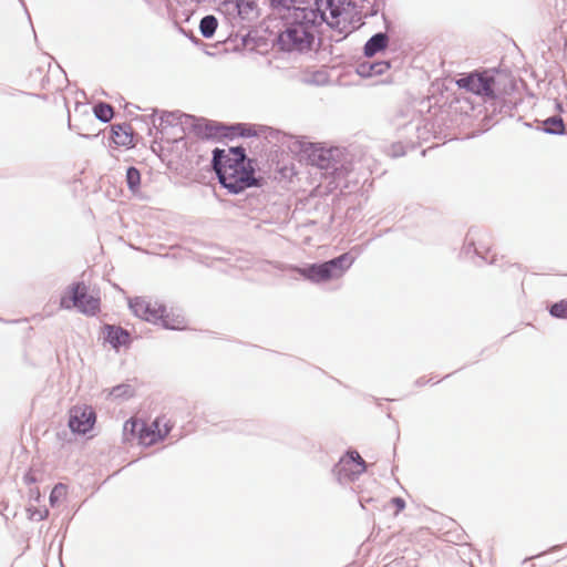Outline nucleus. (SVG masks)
Instances as JSON below:
<instances>
[{"label":"nucleus","mask_w":567,"mask_h":567,"mask_svg":"<svg viewBox=\"0 0 567 567\" xmlns=\"http://www.w3.org/2000/svg\"><path fill=\"white\" fill-rule=\"evenodd\" d=\"M213 162L220 184L234 194L258 184L251 161L246 158L240 147L216 148Z\"/></svg>","instance_id":"f257e3e1"},{"label":"nucleus","mask_w":567,"mask_h":567,"mask_svg":"<svg viewBox=\"0 0 567 567\" xmlns=\"http://www.w3.org/2000/svg\"><path fill=\"white\" fill-rule=\"evenodd\" d=\"M174 426L175 422L166 414L156 416L152 422H140L137 419L131 417L124 423L123 435L126 441L136 437L138 444L152 446L163 442Z\"/></svg>","instance_id":"f03ea898"},{"label":"nucleus","mask_w":567,"mask_h":567,"mask_svg":"<svg viewBox=\"0 0 567 567\" xmlns=\"http://www.w3.org/2000/svg\"><path fill=\"white\" fill-rule=\"evenodd\" d=\"M130 308L135 316L143 320L161 323L167 329L182 330L186 327L185 317L173 309H167L165 305L157 300L136 297L130 300Z\"/></svg>","instance_id":"7ed1b4c3"},{"label":"nucleus","mask_w":567,"mask_h":567,"mask_svg":"<svg viewBox=\"0 0 567 567\" xmlns=\"http://www.w3.org/2000/svg\"><path fill=\"white\" fill-rule=\"evenodd\" d=\"M316 9L321 19L340 33L352 32L360 21V18L353 20L358 12L344 0H316Z\"/></svg>","instance_id":"20e7f679"},{"label":"nucleus","mask_w":567,"mask_h":567,"mask_svg":"<svg viewBox=\"0 0 567 567\" xmlns=\"http://www.w3.org/2000/svg\"><path fill=\"white\" fill-rule=\"evenodd\" d=\"M354 262V257L346 252L322 264H313L305 268H295L305 279L322 282L341 278Z\"/></svg>","instance_id":"39448f33"},{"label":"nucleus","mask_w":567,"mask_h":567,"mask_svg":"<svg viewBox=\"0 0 567 567\" xmlns=\"http://www.w3.org/2000/svg\"><path fill=\"white\" fill-rule=\"evenodd\" d=\"M316 25L311 21L291 23L278 35V45L284 51H303L311 47Z\"/></svg>","instance_id":"423d86ee"},{"label":"nucleus","mask_w":567,"mask_h":567,"mask_svg":"<svg viewBox=\"0 0 567 567\" xmlns=\"http://www.w3.org/2000/svg\"><path fill=\"white\" fill-rule=\"evenodd\" d=\"M100 297L90 293L89 288L83 282L72 285L60 300L61 308H76L86 316H95L100 311Z\"/></svg>","instance_id":"0eeeda50"},{"label":"nucleus","mask_w":567,"mask_h":567,"mask_svg":"<svg viewBox=\"0 0 567 567\" xmlns=\"http://www.w3.org/2000/svg\"><path fill=\"white\" fill-rule=\"evenodd\" d=\"M367 471V464L357 451H349L336 465L334 473L340 482L354 481Z\"/></svg>","instance_id":"6e6552de"},{"label":"nucleus","mask_w":567,"mask_h":567,"mask_svg":"<svg viewBox=\"0 0 567 567\" xmlns=\"http://www.w3.org/2000/svg\"><path fill=\"white\" fill-rule=\"evenodd\" d=\"M96 422V414L92 406L78 404L69 411V427L72 432L86 434Z\"/></svg>","instance_id":"1a4fd4ad"},{"label":"nucleus","mask_w":567,"mask_h":567,"mask_svg":"<svg viewBox=\"0 0 567 567\" xmlns=\"http://www.w3.org/2000/svg\"><path fill=\"white\" fill-rule=\"evenodd\" d=\"M457 85L478 95H494V79L485 74L472 73L460 79Z\"/></svg>","instance_id":"9d476101"},{"label":"nucleus","mask_w":567,"mask_h":567,"mask_svg":"<svg viewBox=\"0 0 567 567\" xmlns=\"http://www.w3.org/2000/svg\"><path fill=\"white\" fill-rule=\"evenodd\" d=\"M111 140L117 147H134L135 137L132 125L127 123L112 125Z\"/></svg>","instance_id":"9b49d317"},{"label":"nucleus","mask_w":567,"mask_h":567,"mask_svg":"<svg viewBox=\"0 0 567 567\" xmlns=\"http://www.w3.org/2000/svg\"><path fill=\"white\" fill-rule=\"evenodd\" d=\"M104 340L109 342L114 349L126 347L131 342L128 331L118 326L105 324L102 329Z\"/></svg>","instance_id":"f8f14e48"},{"label":"nucleus","mask_w":567,"mask_h":567,"mask_svg":"<svg viewBox=\"0 0 567 567\" xmlns=\"http://www.w3.org/2000/svg\"><path fill=\"white\" fill-rule=\"evenodd\" d=\"M388 45V37L383 33L373 35L364 45V54L373 56L375 53L384 50Z\"/></svg>","instance_id":"ddd939ff"},{"label":"nucleus","mask_w":567,"mask_h":567,"mask_svg":"<svg viewBox=\"0 0 567 567\" xmlns=\"http://www.w3.org/2000/svg\"><path fill=\"white\" fill-rule=\"evenodd\" d=\"M69 488L65 484H56L50 494V505L58 507L62 505L68 498Z\"/></svg>","instance_id":"4468645a"},{"label":"nucleus","mask_w":567,"mask_h":567,"mask_svg":"<svg viewBox=\"0 0 567 567\" xmlns=\"http://www.w3.org/2000/svg\"><path fill=\"white\" fill-rule=\"evenodd\" d=\"M475 251L489 264H495L497 261L496 252L493 251V247L485 238L480 240L478 246L475 247Z\"/></svg>","instance_id":"2eb2a0df"},{"label":"nucleus","mask_w":567,"mask_h":567,"mask_svg":"<svg viewBox=\"0 0 567 567\" xmlns=\"http://www.w3.org/2000/svg\"><path fill=\"white\" fill-rule=\"evenodd\" d=\"M94 115L102 122H110L114 116V110L112 105L100 102L93 107Z\"/></svg>","instance_id":"dca6fc26"},{"label":"nucleus","mask_w":567,"mask_h":567,"mask_svg":"<svg viewBox=\"0 0 567 567\" xmlns=\"http://www.w3.org/2000/svg\"><path fill=\"white\" fill-rule=\"evenodd\" d=\"M544 131L551 134H563L565 132V124L561 117L553 116L544 121Z\"/></svg>","instance_id":"f3484780"},{"label":"nucleus","mask_w":567,"mask_h":567,"mask_svg":"<svg viewBox=\"0 0 567 567\" xmlns=\"http://www.w3.org/2000/svg\"><path fill=\"white\" fill-rule=\"evenodd\" d=\"M217 28V19L214 16H206L202 19L199 29L205 38H210Z\"/></svg>","instance_id":"a211bd4d"},{"label":"nucleus","mask_w":567,"mask_h":567,"mask_svg":"<svg viewBox=\"0 0 567 567\" xmlns=\"http://www.w3.org/2000/svg\"><path fill=\"white\" fill-rule=\"evenodd\" d=\"M134 394H135L134 388L130 384H121V385L114 386L110 392V395L115 399H128V398L134 396Z\"/></svg>","instance_id":"6ab92c4d"},{"label":"nucleus","mask_w":567,"mask_h":567,"mask_svg":"<svg viewBox=\"0 0 567 567\" xmlns=\"http://www.w3.org/2000/svg\"><path fill=\"white\" fill-rule=\"evenodd\" d=\"M126 182L128 185V188L132 192H137L141 185V173L135 167H130L126 172Z\"/></svg>","instance_id":"aec40b11"},{"label":"nucleus","mask_w":567,"mask_h":567,"mask_svg":"<svg viewBox=\"0 0 567 567\" xmlns=\"http://www.w3.org/2000/svg\"><path fill=\"white\" fill-rule=\"evenodd\" d=\"M550 313L557 318H567V300L554 303L550 308Z\"/></svg>","instance_id":"412c9836"},{"label":"nucleus","mask_w":567,"mask_h":567,"mask_svg":"<svg viewBox=\"0 0 567 567\" xmlns=\"http://www.w3.org/2000/svg\"><path fill=\"white\" fill-rule=\"evenodd\" d=\"M390 65L388 63H378L375 65H371V70L374 73H382L384 70H388Z\"/></svg>","instance_id":"4be33fe9"},{"label":"nucleus","mask_w":567,"mask_h":567,"mask_svg":"<svg viewBox=\"0 0 567 567\" xmlns=\"http://www.w3.org/2000/svg\"><path fill=\"white\" fill-rule=\"evenodd\" d=\"M392 502L398 507V511H402L404 508V506H405V502L402 498H400V497L393 498Z\"/></svg>","instance_id":"5701e85b"},{"label":"nucleus","mask_w":567,"mask_h":567,"mask_svg":"<svg viewBox=\"0 0 567 567\" xmlns=\"http://www.w3.org/2000/svg\"><path fill=\"white\" fill-rule=\"evenodd\" d=\"M33 496L35 497V499H39V498H40L41 494H40L39 488H35V489L33 491Z\"/></svg>","instance_id":"b1692460"},{"label":"nucleus","mask_w":567,"mask_h":567,"mask_svg":"<svg viewBox=\"0 0 567 567\" xmlns=\"http://www.w3.org/2000/svg\"><path fill=\"white\" fill-rule=\"evenodd\" d=\"M48 515V511H44V515H40L41 518L45 517Z\"/></svg>","instance_id":"393cba45"},{"label":"nucleus","mask_w":567,"mask_h":567,"mask_svg":"<svg viewBox=\"0 0 567 567\" xmlns=\"http://www.w3.org/2000/svg\"><path fill=\"white\" fill-rule=\"evenodd\" d=\"M29 482H33L34 480L32 477H27Z\"/></svg>","instance_id":"a878e982"}]
</instances>
